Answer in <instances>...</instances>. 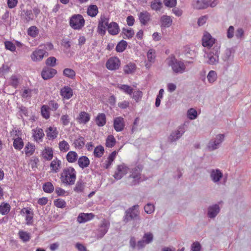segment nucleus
<instances>
[{
	"mask_svg": "<svg viewBox=\"0 0 251 251\" xmlns=\"http://www.w3.org/2000/svg\"><path fill=\"white\" fill-rule=\"evenodd\" d=\"M42 154L44 158L47 160H50L53 158V150L51 148H45L42 152Z\"/></svg>",
	"mask_w": 251,
	"mask_h": 251,
	"instance_id": "32",
	"label": "nucleus"
},
{
	"mask_svg": "<svg viewBox=\"0 0 251 251\" xmlns=\"http://www.w3.org/2000/svg\"><path fill=\"white\" fill-rule=\"evenodd\" d=\"M122 33L126 36V38L130 39L134 35V31L132 28L126 29V28H123L122 29Z\"/></svg>",
	"mask_w": 251,
	"mask_h": 251,
	"instance_id": "52",
	"label": "nucleus"
},
{
	"mask_svg": "<svg viewBox=\"0 0 251 251\" xmlns=\"http://www.w3.org/2000/svg\"><path fill=\"white\" fill-rule=\"evenodd\" d=\"M173 23V20L170 16L163 15L160 18L161 26L164 27H170Z\"/></svg>",
	"mask_w": 251,
	"mask_h": 251,
	"instance_id": "26",
	"label": "nucleus"
},
{
	"mask_svg": "<svg viewBox=\"0 0 251 251\" xmlns=\"http://www.w3.org/2000/svg\"><path fill=\"white\" fill-rule=\"evenodd\" d=\"M60 165L61 161L58 159L57 158L52 160L50 164V166L51 168V170L55 173L58 172L60 168Z\"/></svg>",
	"mask_w": 251,
	"mask_h": 251,
	"instance_id": "33",
	"label": "nucleus"
},
{
	"mask_svg": "<svg viewBox=\"0 0 251 251\" xmlns=\"http://www.w3.org/2000/svg\"><path fill=\"white\" fill-rule=\"evenodd\" d=\"M4 45L6 50H9L11 51H14L16 50V47L14 44L11 41H5Z\"/></svg>",
	"mask_w": 251,
	"mask_h": 251,
	"instance_id": "61",
	"label": "nucleus"
},
{
	"mask_svg": "<svg viewBox=\"0 0 251 251\" xmlns=\"http://www.w3.org/2000/svg\"><path fill=\"white\" fill-rule=\"evenodd\" d=\"M117 88L123 91L125 93L131 95L133 89L130 86L125 84H118Z\"/></svg>",
	"mask_w": 251,
	"mask_h": 251,
	"instance_id": "35",
	"label": "nucleus"
},
{
	"mask_svg": "<svg viewBox=\"0 0 251 251\" xmlns=\"http://www.w3.org/2000/svg\"><path fill=\"white\" fill-rule=\"evenodd\" d=\"M56 59L54 57H50L46 61V64L50 67H54L56 65Z\"/></svg>",
	"mask_w": 251,
	"mask_h": 251,
	"instance_id": "63",
	"label": "nucleus"
},
{
	"mask_svg": "<svg viewBox=\"0 0 251 251\" xmlns=\"http://www.w3.org/2000/svg\"><path fill=\"white\" fill-rule=\"evenodd\" d=\"M138 205H134L125 211L123 220L125 224L132 222V226L133 227H136L139 224L141 218L138 210Z\"/></svg>",
	"mask_w": 251,
	"mask_h": 251,
	"instance_id": "1",
	"label": "nucleus"
},
{
	"mask_svg": "<svg viewBox=\"0 0 251 251\" xmlns=\"http://www.w3.org/2000/svg\"><path fill=\"white\" fill-rule=\"evenodd\" d=\"M78 164L80 168L84 169L89 166L90 164V160L86 156H82L78 159Z\"/></svg>",
	"mask_w": 251,
	"mask_h": 251,
	"instance_id": "29",
	"label": "nucleus"
},
{
	"mask_svg": "<svg viewBox=\"0 0 251 251\" xmlns=\"http://www.w3.org/2000/svg\"><path fill=\"white\" fill-rule=\"evenodd\" d=\"M187 126L186 123L179 126L176 130L173 131L168 137V141L173 143L178 140L186 130Z\"/></svg>",
	"mask_w": 251,
	"mask_h": 251,
	"instance_id": "7",
	"label": "nucleus"
},
{
	"mask_svg": "<svg viewBox=\"0 0 251 251\" xmlns=\"http://www.w3.org/2000/svg\"><path fill=\"white\" fill-rule=\"evenodd\" d=\"M77 154L74 151H70L66 155L67 160L70 163H74L77 160Z\"/></svg>",
	"mask_w": 251,
	"mask_h": 251,
	"instance_id": "34",
	"label": "nucleus"
},
{
	"mask_svg": "<svg viewBox=\"0 0 251 251\" xmlns=\"http://www.w3.org/2000/svg\"><path fill=\"white\" fill-rule=\"evenodd\" d=\"M41 114L42 116L46 119L50 117L49 107L47 105H43L41 107Z\"/></svg>",
	"mask_w": 251,
	"mask_h": 251,
	"instance_id": "56",
	"label": "nucleus"
},
{
	"mask_svg": "<svg viewBox=\"0 0 251 251\" xmlns=\"http://www.w3.org/2000/svg\"><path fill=\"white\" fill-rule=\"evenodd\" d=\"M143 168L141 166H137L133 168L127 177L128 184L130 186H134L139 184L144 179L141 177V172Z\"/></svg>",
	"mask_w": 251,
	"mask_h": 251,
	"instance_id": "3",
	"label": "nucleus"
},
{
	"mask_svg": "<svg viewBox=\"0 0 251 251\" xmlns=\"http://www.w3.org/2000/svg\"><path fill=\"white\" fill-rule=\"evenodd\" d=\"M98 8L96 5H90L87 9V14L92 17H95L98 13Z\"/></svg>",
	"mask_w": 251,
	"mask_h": 251,
	"instance_id": "36",
	"label": "nucleus"
},
{
	"mask_svg": "<svg viewBox=\"0 0 251 251\" xmlns=\"http://www.w3.org/2000/svg\"><path fill=\"white\" fill-rule=\"evenodd\" d=\"M138 16L141 24L146 25L151 21V15L147 11H143L138 14Z\"/></svg>",
	"mask_w": 251,
	"mask_h": 251,
	"instance_id": "17",
	"label": "nucleus"
},
{
	"mask_svg": "<svg viewBox=\"0 0 251 251\" xmlns=\"http://www.w3.org/2000/svg\"><path fill=\"white\" fill-rule=\"evenodd\" d=\"M21 16L22 18L24 19L26 22H28L29 21L33 19V14L31 10H23L21 13Z\"/></svg>",
	"mask_w": 251,
	"mask_h": 251,
	"instance_id": "30",
	"label": "nucleus"
},
{
	"mask_svg": "<svg viewBox=\"0 0 251 251\" xmlns=\"http://www.w3.org/2000/svg\"><path fill=\"white\" fill-rule=\"evenodd\" d=\"M116 143V140L113 135H109L106 140V146L108 148L113 147Z\"/></svg>",
	"mask_w": 251,
	"mask_h": 251,
	"instance_id": "49",
	"label": "nucleus"
},
{
	"mask_svg": "<svg viewBox=\"0 0 251 251\" xmlns=\"http://www.w3.org/2000/svg\"><path fill=\"white\" fill-rule=\"evenodd\" d=\"M187 115L190 120H194L198 116L197 111L193 108H190L188 110Z\"/></svg>",
	"mask_w": 251,
	"mask_h": 251,
	"instance_id": "58",
	"label": "nucleus"
},
{
	"mask_svg": "<svg viewBox=\"0 0 251 251\" xmlns=\"http://www.w3.org/2000/svg\"><path fill=\"white\" fill-rule=\"evenodd\" d=\"M10 206L7 202H2L0 204V213L3 215L8 214L10 210Z\"/></svg>",
	"mask_w": 251,
	"mask_h": 251,
	"instance_id": "37",
	"label": "nucleus"
},
{
	"mask_svg": "<svg viewBox=\"0 0 251 251\" xmlns=\"http://www.w3.org/2000/svg\"><path fill=\"white\" fill-rule=\"evenodd\" d=\"M127 172V167L124 164L117 166V170L115 171L113 177L116 180L121 179Z\"/></svg>",
	"mask_w": 251,
	"mask_h": 251,
	"instance_id": "14",
	"label": "nucleus"
},
{
	"mask_svg": "<svg viewBox=\"0 0 251 251\" xmlns=\"http://www.w3.org/2000/svg\"><path fill=\"white\" fill-rule=\"evenodd\" d=\"M60 95L64 98L68 100L73 96V90L69 86H65L61 89Z\"/></svg>",
	"mask_w": 251,
	"mask_h": 251,
	"instance_id": "24",
	"label": "nucleus"
},
{
	"mask_svg": "<svg viewBox=\"0 0 251 251\" xmlns=\"http://www.w3.org/2000/svg\"><path fill=\"white\" fill-rule=\"evenodd\" d=\"M109 18L105 16H101L98 27V32L99 34L104 35L106 33V28H107L109 24Z\"/></svg>",
	"mask_w": 251,
	"mask_h": 251,
	"instance_id": "10",
	"label": "nucleus"
},
{
	"mask_svg": "<svg viewBox=\"0 0 251 251\" xmlns=\"http://www.w3.org/2000/svg\"><path fill=\"white\" fill-rule=\"evenodd\" d=\"M113 126L117 132L122 131L125 127L124 118L121 117L115 118L114 120Z\"/></svg>",
	"mask_w": 251,
	"mask_h": 251,
	"instance_id": "18",
	"label": "nucleus"
},
{
	"mask_svg": "<svg viewBox=\"0 0 251 251\" xmlns=\"http://www.w3.org/2000/svg\"><path fill=\"white\" fill-rule=\"evenodd\" d=\"M95 122L99 126H102L106 124V116L104 113L99 114L96 118Z\"/></svg>",
	"mask_w": 251,
	"mask_h": 251,
	"instance_id": "31",
	"label": "nucleus"
},
{
	"mask_svg": "<svg viewBox=\"0 0 251 251\" xmlns=\"http://www.w3.org/2000/svg\"><path fill=\"white\" fill-rule=\"evenodd\" d=\"M107 29L109 33L112 35H117L120 31V28L118 24L114 22L109 24Z\"/></svg>",
	"mask_w": 251,
	"mask_h": 251,
	"instance_id": "21",
	"label": "nucleus"
},
{
	"mask_svg": "<svg viewBox=\"0 0 251 251\" xmlns=\"http://www.w3.org/2000/svg\"><path fill=\"white\" fill-rule=\"evenodd\" d=\"M19 84V77L16 75H13L10 77V85L16 88Z\"/></svg>",
	"mask_w": 251,
	"mask_h": 251,
	"instance_id": "55",
	"label": "nucleus"
},
{
	"mask_svg": "<svg viewBox=\"0 0 251 251\" xmlns=\"http://www.w3.org/2000/svg\"><path fill=\"white\" fill-rule=\"evenodd\" d=\"M127 46L126 41L122 40L119 42L116 47V50L118 52H122L124 51Z\"/></svg>",
	"mask_w": 251,
	"mask_h": 251,
	"instance_id": "39",
	"label": "nucleus"
},
{
	"mask_svg": "<svg viewBox=\"0 0 251 251\" xmlns=\"http://www.w3.org/2000/svg\"><path fill=\"white\" fill-rule=\"evenodd\" d=\"M86 183L81 179H79L76 182L74 191L77 193H80L84 192L85 188Z\"/></svg>",
	"mask_w": 251,
	"mask_h": 251,
	"instance_id": "27",
	"label": "nucleus"
},
{
	"mask_svg": "<svg viewBox=\"0 0 251 251\" xmlns=\"http://www.w3.org/2000/svg\"><path fill=\"white\" fill-rule=\"evenodd\" d=\"M49 53L45 50L38 47L31 54V58L34 62L40 61L43 59L44 56H47Z\"/></svg>",
	"mask_w": 251,
	"mask_h": 251,
	"instance_id": "9",
	"label": "nucleus"
},
{
	"mask_svg": "<svg viewBox=\"0 0 251 251\" xmlns=\"http://www.w3.org/2000/svg\"><path fill=\"white\" fill-rule=\"evenodd\" d=\"M29 213L30 214H26V215L25 217L26 224L28 225H30L33 223V212L31 209L29 210Z\"/></svg>",
	"mask_w": 251,
	"mask_h": 251,
	"instance_id": "62",
	"label": "nucleus"
},
{
	"mask_svg": "<svg viewBox=\"0 0 251 251\" xmlns=\"http://www.w3.org/2000/svg\"><path fill=\"white\" fill-rule=\"evenodd\" d=\"M57 74V71L51 68L45 67L42 71L41 76L44 80L52 78Z\"/></svg>",
	"mask_w": 251,
	"mask_h": 251,
	"instance_id": "16",
	"label": "nucleus"
},
{
	"mask_svg": "<svg viewBox=\"0 0 251 251\" xmlns=\"http://www.w3.org/2000/svg\"><path fill=\"white\" fill-rule=\"evenodd\" d=\"M63 75L71 79H74L75 76V72L73 69L70 68L65 69L63 71Z\"/></svg>",
	"mask_w": 251,
	"mask_h": 251,
	"instance_id": "47",
	"label": "nucleus"
},
{
	"mask_svg": "<svg viewBox=\"0 0 251 251\" xmlns=\"http://www.w3.org/2000/svg\"><path fill=\"white\" fill-rule=\"evenodd\" d=\"M207 78L210 83H214L217 78L216 72L214 71H210L207 75Z\"/></svg>",
	"mask_w": 251,
	"mask_h": 251,
	"instance_id": "48",
	"label": "nucleus"
},
{
	"mask_svg": "<svg viewBox=\"0 0 251 251\" xmlns=\"http://www.w3.org/2000/svg\"><path fill=\"white\" fill-rule=\"evenodd\" d=\"M220 47L218 46H215L214 48L206 54L205 56L206 63L210 65H216L219 62V56L220 52Z\"/></svg>",
	"mask_w": 251,
	"mask_h": 251,
	"instance_id": "6",
	"label": "nucleus"
},
{
	"mask_svg": "<svg viewBox=\"0 0 251 251\" xmlns=\"http://www.w3.org/2000/svg\"><path fill=\"white\" fill-rule=\"evenodd\" d=\"M153 235L151 233L148 232L144 234L142 240L145 242L146 244L151 243L153 240Z\"/></svg>",
	"mask_w": 251,
	"mask_h": 251,
	"instance_id": "54",
	"label": "nucleus"
},
{
	"mask_svg": "<svg viewBox=\"0 0 251 251\" xmlns=\"http://www.w3.org/2000/svg\"><path fill=\"white\" fill-rule=\"evenodd\" d=\"M147 57L148 60L151 62H153L155 59V51L152 49L150 50L147 53Z\"/></svg>",
	"mask_w": 251,
	"mask_h": 251,
	"instance_id": "64",
	"label": "nucleus"
},
{
	"mask_svg": "<svg viewBox=\"0 0 251 251\" xmlns=\"http://www.w3.org/2000/svg\"><path fill=\"white\" fill-rule=\"evenodd\" d=\"M13 146L17 150H21L24 147V142L21 138L18 137L14 140Z\"/></svg>",
	"mask_w": 251,
	"mask_h": 251,
	"instance_id": "41",
	"label": "nucleus"
},
{
	"mask_svg": "<svg viewBox=\"0 0 251 251\" xmlns=\"http://www.w3.org/2000/svg\"><path fill=\"white\" fill-rule=\"evenodd\" d=\"M35 150V146L28 142L25 148V154L30 156L33 154Z\"/></svg>",
	"mask_w": 251,
	"mask_h": 251,
	"instance_id": "38",
	"label": "nucleus"
},
{
	"mask_svg": "<svg viewBox=\"0 0 251 251\" xmlns=\"http://www.w3.org/2000/svg\"><path fill=\"white\" fill-rule=\"evenodd\" d=\"M79 120L80 123L86 124L90 120L89 115L84 111L81 112L79 114Z\"/></svg>",
	"mask_w": 251,
	"mask_h": 251,
	"instance_id": "46",
	"label": "nucleus"
},
{
	"mask_svg": "<svg viewBox=\"0 0 251 251\" xmlns=\"http://www.w3.org/2000/svg\"><path fill=\"white\" fill-rule=\"evenodd\" d=\"M209 0H194L193 6L197 9L206 8L209 5Z\"/></svg>",
	"mask_w": 251,
	"mask_h": 251,
	"instance_id": "20",
	"label": "nucleus"
},
{
	"mask_svg": "<svg viewBox=\"0 0 251 251\" xmlns=\"http://www.w3.org/2000/svg\"><path fill=\"white\" fill-rule=\"evenodd\" d=\"M43 189L46 193H51L54 191V186L51 182H47L43 185Z\"/></svg>",
	"mask_w": 251,
	"mask_h": 251,
	"instance_id": "45",
	"label": "nucleus"
},
{
	"mask_svg": "<svg viewBox=\"0 0 251 251\" xmlns=\"http://www.w3.org/2000/svg\"><path fill=\"white\" fill-rule=\"evenodd\" d=\"M120 66V61L117 57H110L106 63V67L109 70L118 69Z\"/></svg>",
	"mask_w": 251,
	"mask_h": 251,
	"instance_id": "13",
	"label": "nucleus"
},
{
	"mask_svg": "<svg viewBox=\"0 0 251 251\" xmlns=\"http://www.w3.org/2000/svg\"><path fill=\"white\" fill-rule=\"evenodd\" d=\"M110 222L103 219L96 230L95 237L97 239H101L107 232L110 227Z\"/></svg>",
	"mask_w": 251,
	"mask_h": 251,
	"instance_id": "8",
	"label": "nucleus"
},
{
	"mask_svg": "<svg viewBox=\"0 0 251 251\" xmlns=\"http://www.w3.org/2000/svg\"><path fill=\"white\" fill-rule=\"evenodd\" d=\"M59 148L61 151L66 152L69 151L70 146L67 141L63 140L59 142Z\"/></svg>",
	"mask_w": 251,
	"mask_h": 251,
	"instance_id": "53",
	"label": "nucleus"
},
{
	"mask_svg": "<svg viewBox=\"0 0 251 251\" xmlns=\"http://www.w3.org/2000/svg\"><path fill=\"white\" fill-rule=\"evenodd\" d=\"M47 137L49 140L55 139L58 134L56 127L50 126L46 130Z\"/></svg>",
	"mask_w": 251,
	"mask_h": 251,
	"instance_id": "23",
	"label": "nucleus"
},
{
	"mask_svg": "<svg viewBox=\"0 0 251 251\" xmlns=\"http://www.w3.org/2000/svg\"><path fill=\"white\" fill-rule=\"evenodd\" d=\"M39 33V31L35 26L30 27L27 30V34L31 37H35Z\"/></svg>",
	"mask_w": 251,
	"mask_h": 251,
	"instance_id": "51",
	"label": "nucleus"
},
{
	"mask_svg": "<svg viewBox=\"0 0 251 251\" xmlns=\"http://www.w3.org/2000/svg\"><path fill=\"white\" fill-rule=\"evenodd\" d=\"M135 64L134 63H129L125 66L124 68V73L126 74H130L133 73L135 70Z\"/></svg>",
	"mask_w": 251,
	"mask_h": 251,
	"instance_id": "40",
	"label": "nucleus"
},
{
	"mask_svg": "<svg viewBox=\"0 0 251 251\" xmlns=\"http://www.w3.org/2000/svg\"><path fill=\"white\" fill-rule=\"evenodd\" d=\"M74 144L76 148L79 149H82L85 145L84 138L79 136L78 139L75 140Z\"/></svg>",
	"mask_w": 251,
	"mask_h": 251,
	"instance_id": "43",
	"label": "nucleus"
},
{
	"mask_svg": "<svg viewBox=\"0 0 251 251\" xmlns=\"http://www.w3.org/2000/svg\"><path fill=\"white\" fill-rule=\"evenodd\" d=\"M144 210H145V211L147 214H151L154 211V206L153 205V204L149 203L145 206Z\"/></svg>",
	"mask_w": 251,
	"mask_h": 251,
	"instance_id": "60",
	"label": "nucleus"
},
{
	"mask_svg": "<svg viewBox=\"0 0 251 251\" xmlns=\"http://www.w3.org/2000/svg\"><path fill=\"white\" fill-rule=\"evenodd\" d=\"M132 94H133V96H132V98L133 99H134V100L136 102H138L141 100V99L142 97V95H143L142 91H139V90L136 91H134V92L133 91V93Z\"/></svg>",
	"mask_w": 251,
	"mask_h": 251,
	"instance_id": "59",
	"label": "nucleus"
},
{
	"mask_svg": "<svg viewBox=\"0 0 251 251\" xmlns=\"http://www.w3.org/2000/svg\"><path fill=\"white\" fill-rule=\"evenodd\" d=\"M162 6V3L160 0H154L151 2V7L152 10L159 11Z\"/></svg>",
	"mask_w": 251,
	"mask_h": 251,
	"instance_id": "42",
	"label": "nucleus"
},
{
	"mask_svg": "<svg viewBox=\"0 0 251 251\" xmlns=\"http://www.w3.org/2000/svg\"><path fill=\"white\" fill-rule=\"evenodd\" d=\"M33 131L34 132L33 137L35 140L37 141L38 140L42 141L43 138L45 136L43 130L40 128H36V129H33Z\"/></svg>",
	"mask_w": 251,
	"mask_h": 251,
	"instance_id": "28",
	"label": "nucleus"
},
{
	"mask_svg": "<svg viewBox=\"0 0 251 251\" xmlns=\"http://www.w3.org/2000/svg\"><path fill=\"white\" fill-rule=\"evenodd\" d=\"M215 39L207 32H205L202 38V45L204 47L211 48L215 43Z\"/></svg>",
	"mask_w": 251,
	"mask_h": 251,
	"instance_id": "15",
	"label": "nucleus"
},
{
	"mask_svg": "<svg viewBox=\"0 0 251 251\" xmlns=\"http://www.w3.org/2000/svg\"><path fill=\"white\" fill-rule=\"evenodd\" d=\"M234 53V51L232 49H226L222 56V59L228 63L231 62L233 59Z\"/></svg>",
	"mask_w": 251,
	"mask_h": 251,
	"instance_id": "22",
	"label": "nucleus"
},
{
	"mask_svg": "<svg viewBox=\"0 0 251 251\" xmlns=\"http://www.w3.org/2000/svg\"><path fill=\"white\" fill-rule=\"evenodd\" d=\"M224 134H219L216 136L214 140H211L208 145V148L210 151H213L219 148V146L224 140Z\"/></svg>",
	"mask_w": 251,
	"mask_h": 251,
	"instance_id": "11",
	"label": "nucleus"
},
{
	"mask_svg": "<svg viewBox=\"0 0 251 251\" xmlns=\"http://www.w3.org/2000/svg\"><path fill=\"white\" fill-rule=\"evenodd\" d=\"M70 26L75 30H80L84 26L85 20L81 14H75L69 20Z\"/></svg>",
	"mask_w": 251,
	"mask_h": 251,
	"instance_id": "5",
	"label": "nucleus"
},
{
	"mask_svg": "<svg viewBox=\"0 0 251 251\" xmlns=\"http://www.w3.org/2000/svg\"><path fill=\"white\" fill-rule=\"evenodd\" d=\"M168 65L171 66L173 72L176 74H181L186 71V65L181 61L173 57L170 58Z\"/></svg>",
	"mask_w": 251,
	"mask_h": 251,
	"instance_id": "4",
	"label": "nucleus"
},
{
	"mask_svg": "<svg viewBox=\"0 0 251 251\" xmlns=\"http://www.w3.org/2000/svg\"><path fill=\"white\" fill-rule=\"evenodd\" d=\"M210 176L214 183H217L222 178L223 174L219 169H213L211 171Z\"/></svg>",
	"mask_w": 251,
	"mask_h": 251,
	"instance_id": "19",
	"label": "nucleus"
},
{
	"mask_svg": "<svg viewBox=\"0 0 251 251\" xmlns=\"http://www.w3.org/2000/svg\"><path fill=\"white\" fill-rule=\"evenodd\" d=\"M19 235L20 239L24 242H26L30 240V236L28 233L24 231H20L19 232Z\"/></svg>",
	"mask_w": 251,
	"mask_h": 251,
	"instance_id": "50",
	"label": "nucleus"
},
{
	"mask_svg": "<svg viewBox=\"0 0 251 251\" xmlns=\"http://www.w3.org/2000/svg\"><path fill=\"white\" fill-rule=\"evenodd\" d=\"M104 148L102 146H98L95 148L94 151V154L95 157H101L104 153Z\"/></svg>",
	"mask_w": 251,
	"mask_h": 251,
	"instance_id": "44",
	"label": "nucleus"
},
{
	"mask_svg": "<svg viewBox=\"0 0 251 251\" xmlns=\"http://www.w3.org/2000/svg\"><path fill=\"white\" fill-rule=\"evenodd\" d=\"M32 90L27 88L25 89L21 94V96L26 100H29L31 97V93Z\"/></svg>",
	"mask_w": 251,
	"mask_h": 251,
	"instance_id": "57",
	"label": "nucleus"
},
{
	"mask_svg": "<svg viewBox=\"0 0 251 251\" xmlns=\"http://www.w3.org/2000/svg\"><path fill=\"white\" fill-rule=\"evenodd\" d=\"M94 217L92 213H80L77 217V221L79 223L86 222Z\"/></svg>",
	"mask_w": 251,
	"mask_h": 251,
	"instance_id": "25",
	"label": "nucleus"
},
{
	"mask_svg": "<svg viewBox=\"0 0 251 251\" xmlns=\"http://www.w3.org/2000/svg\"><path fill=\"white\" fill-rule=\"evenodd\" d=\"M60 179L63 184L74 185L76 179V171L75 169L72 167L64 168L61 174Z\"/></svg>",
	"mask_w": 251,
	"mask_h": 251,
	"instance_id": "2",
	"label": "nucleus"
},
{
	"mask_svg": "<svg viewBox=\"0 0 251 251\" xmlns=\"http://www.w3.org/2000/svg\"><path fill=\"white\" fill-rule=\"evenodd\" d=\"M220 209L218 203L209 205L207 208V216L210 219H214L220 213Z\"/></svg>",
	"mask_w": 251,
	"mask_h": 251,
	"instance_id": "12",
	"label": "nucleus"
}]
</instances>
